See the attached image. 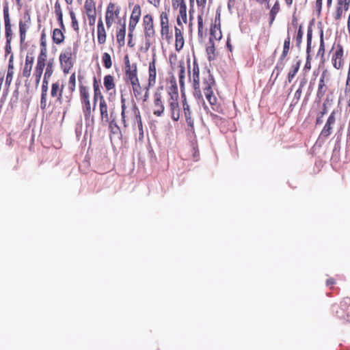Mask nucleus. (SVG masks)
I'll return each mask as SVG.
<instances>
[{
	"label": "nucleus",
	"instance_id": "f257e3e1",
	"mask_svg": "<svg viewBox=\"0 0 350 350\" xmlns=\"http://www.w3.org/2000/svg\"><path fill=\"white\" fill-rule=\"evenodd\" d=\"M221 11L219 8L216 10L215 24H212L210 28V34L214 36L215 40H220L222 38L220 23Z\"/></svg>",
	"mask_w": 350,
	"mask_h": 350
},
{
	"label": "nucleus",
	"instance_id": "f03ea898",
	"mask_svg": "<svg viewBox=\"0 0 350 350\" xmlns=\"http://www.w3.org/2000/svg\"><path fill=\"white\" fill-rule=\"evenodd\" d=\"M93 89H94L93 110H95L98 99L100 100V103H101V102H105L104 97L100 92V82L98 81V80L95 76L93 77Z\"/></svg>",
	"mask_w": 350,
	"mask_h": 350
},
{
	"label": "nucleus",
	"instance_id": "7ed1b4c3",
	"mask_svg": "<svg viewBox=\"0 0 350 350\" xmlns=\"http://www.w3.org/2000/svg\"><path fill=\"white\" fill-rule=\"evenodd\" d=\"M149 77H148V87H152L156 83L157 69H156V55L153 54L152 59L149 63L148 67Z\"/></svg>",
	"mask_w": 350,
	"mask_h": 350
},
{
	"label": "nucleus",
	"instance_id": "20e7f679",
	"mask_svg": "<svg viewBox=\"0 0 350 350\" xmlns=\"http://www.w3.org/2000/svg\"><path fill=\"white\" fill-rule=\"evenodd\" d=\"M343 47L340 44H337V49L332 56L333 66L336 69H340L342 66V58L343 56Z\"/></svg>",
	"mask_w": 350,
	"mask_h": 350
},
{
	"label": "nucleus",
	"instance_id": "39448f33",
	"mask_svg": "<svg viewBox=\"0 0 350 350\" xmlns=\"http://www.w3.org/2000/svg\"><path fill=\"white\" fill-rule=\"evenodd\" d=\"M205 70L207 72L208 76L203 79V84L204 85L203 88L204 92L213 91L212 88L215 84V78L211 73V70L207 66L205 67Z\"/></svg>",
	"mask_w": 350,
	"mask_h": 350
},
{
	"label": "nucleus",
	"instance_id": "423d86ee",
	"mask_svg": "<svg viewBox=\"0 0 350 350\" xmlns=\"http://www.w3.org/2000/svg\"><path fill=\"white\" fill-rule=\"evenodd\" d=\"M80 96L82 103L84 104L83 109L91 108L88 89L82 84L79 85Z\"/></svg>",
	"mask_w": 350,
	"mask_h": 350
},
{
	"label": "nucleus",
	"instance_id": "0eeeda50",
	"mask_svg": "<svg viewBox=\"0 0 350 350\" xmlns=\"http://www.w3.org/2000/svg\"><path fill=\"white\" fill-rule=\"evenodd\" d=\"M97 36L98 42L100 44H103L106 41V31L105 29L104 24L102 18L100 17L97 24Z\"/></svg>",
	"mask_w": 350,
	"mask_h": 350
},
{
	"label": "nucleus",
	"instance_id": "6e6552de",
	"mask_svg": "<svg viewBox=\"0 0 350 350\" xmlns=\"http://www.w3.org/2000/svg\"><path fill=\"white\" fill-rule=\"evenodd\" d=\"M154 106L160 105V109H157L154 111V114L157 116H161L163 114L165 107L161 100V92H155L154 93Z\"/></svg>",
	"mask_w": 350,
	"mask_h": 350
},
{
	"label": "nucleus",
	"instance_id": "1a4fd4ad",
	"mask_svg": "<svg viewBox=\"0 0 350 350\" xmlns=\"http://www.w3.org/2000/svg\"><path fill=\"white\" fill-rule=\"evenodd\" d=\"M175 39L176 44L175 48L177 51H180L184 46L185 40L183 38V33L180 29L175 27Z\"/></svg>",
	"mask_w": 350,
	"mask_h": 350
},
{
	"label": "nucleus",
	"instance_id": "9d476101",
	"mask_svg": "<svg viewBox=\"0 0 350 350\" xmlns=\"http://www.w3.org/2000/svg\"><path fill=\"white\" fill-rule=\"evenodd\" d=\"M126 19L124 18L122 25L116 33L117 42L119 44L120 47H122L125 44V36H126Z\"/></svg>",
	"mask_w": 350,
	"mask_h": 350
},
{
	"label": "nucleus",
	"instance_id": "9b49d317",
	"mask_svg": "<svg viewBox=\"0 0 350 350\" xmlns=\"http://www.w3.org/2000/svg\"><path fill=\"white\" fill-rule=\"evenodd\" d=\"M327 73V70H323L319 79L318 90L317 93V98L319 99H321L324 96L325 92L326 91V88L324 89V88L325 87V78Z\"/></svg>",
	"mask_w": 350,
	"mask_h": 350
},
{
	"label": "nucleus",
	"instance_id": "f8f14e48",
	"mask_svg": "<svg viewBox=\"0 0 350 350\" xmlns=\"http://www.w3.org/2000/svg\"><path fill=\"white\" fill-rule=\"evenodd\" d=\"M34 62V56L27 55L25 58V64L23 70V75L27 78L29 77Z\"/></svg>",
	"mask_w": 350,
	"mask_h": 350
},
{
	"label": "nucleus",
	"instance_id": "ddd939ff",
	"mask_svg": "<svg viewBox=\"0 0 350 350\" xmlns=\"http://www.w3.org/2000/svg\"><path fill=\"white\" fill-rule=\"evenodd\" d=\"M62 29L55 28L53 31L52 40L56 44H61L64 42L65 36Z\"/></svg>",
	"mask_w": 350,
	"mask_h": 350
},
{
	"label": "nucleus",
	"instance_id": "4468645a",
	"mask_svg": "<svg viewBox=\"0 0 350 350\" xmlns=\"http://www.w3.org/2000/svg\"><path fill=\"white\" fill-rule=\"evenodd\" d=\"M332 124L325 122L324 127L323 128L320 135L318 138L317 143H323L325 139L329 136L332 133Z\"/></svg>",
	"mask_w": 350,
	"mask_h": 350
},
{
	"label": "nucleus",
	"instance_id": "2eb2a0df",
	"mask_svg": "<svg viewBox=\"0 0 350 350\" xmlns=\"http://www.w3.org/2000/svg\"><path fill=\"white\" fill-rule=\"evenodd\" d=\"M143 25L144 27V31H154L153 17L151 14H147L145 16H144Z\"/></svg>",
	"mask_w": 350,
	"mask_h": 350
},
{
	"label": "nucleus",
	"instance_id": "dca6fc26",
	"mask_svg": "<svg viewBox=\"0 0 350 350\" xmlns=\"http://www.w3.org/2000/svg\"><path fill=\"white\" fill-rule=\"evenodd\" d=\"M86 128L91 127L93 130L94 116H91V108L83 109Z\"/></svg>",
	"mask_w": 350,
	"mask_h": 350
},
{
	"label": "nucleus",
	"instance_id": "f3484780",
	"mask_svg": "<svg viewBox=\"0 0 350 350\" xmlns=\"http://www.w3.org/2000/svg\"><path fill=\"white\" fill-rule=\"evenodd\" d=\"M170 109L171 111L172 119L177 122L180 118V108L178 103H169Z\"/></svg>",
	"mask_w": 350,
	"mask_h": 350
},
{
	"label": "nucleus",
	"instance_id": "a211bd4d",
	"mask_svg": "<svg viewBox=\"0 0 350 350\" xmlns=\"http://www.w3.org/2000/svg\"><path fill=\"white\" fill-rule=\"evenodd\" d=\"M183 110H184L185 117L186 119V122L187 124V126H189L188 130L191 132H194V122H193V120L191 118V113L190 111L189 106L188 107H185L183 108Z\"/></svg>",
	"mask_w": 350,
	"mask_h": 350
},
{
	"label": "nucleus",
	"instance_id": "6ab92c4d",
	"mask_svg": "<svg viewBox=\"0 0 350 350\" xmlns=\"http://www.w3.org/2000/svg\"><path fill=\"white\" fill-rule=\"evenodd\" d=\"M301 64V61L299 59L295 64L293 65L290 69L289 72L288 73L287 80L288 83H291L293 78L297 75V72L299 70L300 65Z\"/></svg>",
	"mask_w": 350,
	"mask_h": 350
},
{
	"label": "nucleus",
	"instance_id": "aec40b11",
	"mask_svg": "<svg viewBox=\"0 0 350 350\" xmlns=\"http://www.w3.org/2000/svg\"><path fill=\"white\" fill-rule=\"evenodd\" d=\"M103 84L107 91L114 89L116 85L113 77L111 75H105L103 79Z\"/></svg>",
	"mask_w": 350,
	"mask_h": 350
},
{
	"label": "nucleus",
	"instance_id": "412c9836",
	"mask_svg": "<svg viewBox=\"0 0 350 350\" xmlns=\"http://www.w3.org/2000/svg\"><path fill=\"white\" fill-rule=\"evenodd\" d=\"M180 70L178 72L179 85L180 87L185 86V66L183 60L179 62L178 66Z\"/></svg>",
	"mask_w": 350,
	"mask_h": 350
},
{
	"label": "nucleus",
	"instance_id": "4be33fe9",
	"mask_svg": "<svg viewBox=\"0 0 350 350\" xmlns=\"http://www.w3.org/2000/svg\"><path fill=\"white\" fill-rule=\"evenodd\" d=\"M284 64H284V59H282L281 57H280L278 61V62H277V64H276V66H275V68H274V69L273 70L271 76V79L273 77V76L274 75L275 71H277V75L274 77L273 82L275 81V80L277 79V78L280 75V72L283 70V68L284 67Z\"/></svg>",
	"mask_w": 350,
	"mask_h": 350
},
{
	"label": "nucleus",
	"instance_id": "5701e85b",
	"mask_svg": "<svg viewBox=\"0 0 350 350\" xmlns=\"http://www.w3.org/2000/svg\"><path fill=\"white\" fill-rule=\"evenodd\" d=\"M288 31H289V29H288V35H287L286 38L284 40V46H283V51H282V54H281V55L280 57L282 59H285L286 57L287 56V55L288 53V51H289V49H290V46H291V37H290Z\"/></svg>",
	"mask_w": 350,
	"mask_h": 350
},
{
	"label": "nucleus",
	"instance_id": "b1692460",
	"mask_svg": "<svg viewBox=\"0 0 350 350\" xmlns=\"http://www.w3.org/2000/svg\"><path fill=\"white\" fill-rule=\"evenodd\" d=\"M141 16V8L140 5L136 4L133 9L130 18L131 21H135V23H138Z\"/></svg>",
	"mask_w": 350,
	"mask_h": 350
},
{
	"label": "nucleus",
	"instance_id": "393cba45",
	"mask_svg": "<svg viewBox=\"0 0 350 350\" xmlns=\"http://www.w3.org/2000/svg\"><path fill=\"white\" fill-rule=\"evenodd\" d=\"M327 113V107L325 103H323L322 110L319 111L317 114L316 118V125L321 124L323 122V118Z\"/></svg>",
	"mask_w": 350,
	"mask_h": 350
},
{
	"label": "nucleus",
	"instance_id": "a878e982",
	"mask_svg": "<svg viewBox=\"0 0 350 350\" xmlns=\"http://www.w3.org/2000/svg\"><path fill=\"white\" fill-rule=\"evenodd\" d=\"M193 69H192V79L197 78L200 79V68L197 59L195 56L194 52L193 53Z\"/></svg>",
	"mask_w": 350,
	"mask_h": 350
},
{
	"label": "nucleus",
	"instance_id": "bb28decb",
	"mask_svg": "<svg viewBox=\"0 0 350 350\" xmlns=\"http://www.w3.org/2000/svg\"><path fill=\"white\" fill-rule=\"evenodd\" d=\"M53 65H54V59L51 58L50 59L46 64V70L44 75V77L45 78H50L53 72Z\"/></svg>",
	"mask_w": 350,
	"mask_h": 350
},
{
	"label": "nucleus",
	"instance_id": "cd10ccee",
	"mask_svg": "<svg viewBox=\"0 0 350 350\" xmlns=\"http://www.w3.org/2000/svg\"><path fill=\"white\" fill-rule=\"evenodd\" d=\"M180 9H179V14L180 16L182 18V20L183 23H187V5L185 1H182V2H180Z\"/></svg>",
	"mask_w": 350,
	"mask_h": 350
},
{
	"label": "nucleus",
	"instance_id": "c85d7f7f",
	"mask_svg": "<svg viewBox=\"0 0 350 350\" xmlns=\"http://www.w3.org/2000/svg\"><path fill=\"white\" fill-rule=\"evenodd\" d=\"M126 75L127 76L129 81L133 79V77H134V75L135 76V78L137 77V64H132V68H129V70H125Z\"/></svg>",
	"mask_w": 350,
	"mask_h": 350
},
{
	"label": "nucleus",
	"instance_id": "c756f323",
	"mask_svg": "<svg viewBox=\"0 0 350 350\" xmlns=\"http://www.w3.org/2000/svg\"><path fill=\"white\" fill-rule=\"evenodd\" d=\"M102 61L103 63V66H105V68L109 69L111 67V66H112L111 57V55L108 53L105 52L103 54Z\"/></svg>",
	"mask_w": 350,
	"mask_h": 350
},
{
	"label": "nucleus",
	"instance_id": "7c9ffc66",
	"mask_svg": "<svg viewBox=\"0 0 350 350\" xmlns=\"http://www.w3.org/2000/svg\"><path fill=\"white\" fill-rule=\"evenodd\" d=\"M100 106V116L103 120H105V121H108V113H107V105L106 102H101L99 105Z\"/></svg>",
	"mask_w": 350,
	"mask_h": 350
},
{
	"label": "nucleus",
	"instance_id": "2f4dec72",
	"mask_svg": "<svg viewBox=\"0 0 350 350\" xmlns=\"http://www.w3.org/2000/svg\"><path fill=\"white\" fill-rule=\"evenodd\" d=\"M214 36H212L210 34L208 44L209 46H206V52L207 54H213L215 55V43H214Z\"/></svg>",
	"mask_w": 350,
	"mask_h": 350
},
{
	"label": "nucleus",
	"instance_id": "473e14b6",
	"mask_svg": "<svg viewBox=\"0 0 350 350\" xmlns=\"http://www.w3.org/2000/svg\"><path fill=\"white\" fill-rule=\"evenodd\" d=\"M198 38H203V18L202 14L198 16Z\"/></svg>",
	"mask_w": 350,
	"mask_h": 350
},
{
	"label": "nucleus",
	"instance_id": "72a5a7b5",
	"mask_svg": "<svg viewBox=\"0 0 350 350\" xmlns=\"http://www.w3.org/2000/svg\"><path fill=\"white\" fill-rule=\"evenodd\" d=\"M84 8L88 13H92L96 12L95 2L94 0H86Z\"/></svg>",
	"mask_w": 350,
	"mask_h": 350
},
{
	"label": "nucleus",
	"instance_id": "f704fd0d",
	"mask_svg": "<svg viewBox=\"0 0 350 350\" xmlns=\"http://www.w3.org/2000/svg\"><path fill=\"white\" fill-rule=\"evenodd\" d=\"M5 36L6 41L11 42L12 38V30L11 23L5 24Z\"/></svg>",
	"mask_w": 350,
	"mask_h": 350
},
{
	"label": "nucleus",
	"instance_id": "c9c22d12",
	"mask_svg": "<svg viewBox=\"0 0 350 350\" xmlns=\"http://www.w3.org/2000/svg\"><path fill=\"white\" fill-rule=\"evenodd\" d=\"M304 36V30L301 25H299V29L296 35V46L299 48L302 42V38Z\"/></svg>",
	"mask_w": 350,
	"mask_h": 350
},
{
	"label": "nucleus",
	"instance_id": "e433bc0d",
	"mask_svg": "<svg viewBox=\"0 0 350 350\" xmlns=\"http://www.w3.org/2000/svg\"><path fill=\"white\" fill-rule=\"evenodd\" d=\"M3 19L4 24H6L8 23H11L9 14V6L8 3L7 1H5L3 4Z\"/></svg>",
	"mask_w": 350,
	"mask_h": 350
},
{
	"label": "nucleus",
	"instance_id": "4c0bfd02",
	"mask_svg": "<svg viewBox=\"0 0 350 350\" xmlns=\"http://www.w3.org/2000/svg\"><path fill=\"white\" fill-rule=\"evenodd\" d=\"M204 94H205L206 98L209 102V103L211 106H213L216 104L217 98L215 97V96H214L213 91L205 92Z\"/></svg>",
	"mask_w": 350,
	"mask_h": 350
},
{
	"label": "nucleus",
	"instance_id": "58836bf2",
	"mask_svg": "<svg viewBox=\"0 0 350 350\" xmlns=\"http://www.w3.org/2000/svg\"><path fill=\"white\" fill-rule=\"evenodd\" d=\"M312 40V29H310V27H308L306 51H311Z\"/></svg>",
	"mask_w": 350,
	"mask_h": 350
},
{
	"label": "nucleus",
	"instance_id": "ea45409f",
	"mask_svg": "<svg viewBox=\"0 0 350 350\" xmlns=\"http://www.w3.org/2000/svg\"><path fill=\"white\" fill-rule=\"evenodd\" d=\"M161 18V29H163L164 27H169V19H168V15L166 12H161L160 15Z\"/></svg>",
	"mask_w": 350,
	"mask_h": 350
},
{
	"label": "nucleus",
	"instance_id": "a19ab883",
	"mask_svg": "<svg viewBox=\"0 0 350 350\" xmlns=\"http://www.w3.org/2000/svg\"><path fill=\"white\" fill-rule=\"evenodd\" d=\"M76 86V77L75 73H72L70 78L68 81V89L70 92H74L75 90Z\"/></svg>",
	"mask_w": 350,
	"mask_h": 350
},
{
	"label": "nucleus",
	"instance_id": "79ce46f5",
	"mask_svg": "<svg viewBox=\"0 0 350 350\" xmlns=\"http://www.w3.org/2000/svg\"><path fill=\"white\" fill-rule=\"evenodd\" d=\"M125 98H124L123 95L122 94L121 95V108H122V111H121V117H122V120L124 124V126H126V120H125V110H126V105H125Z\"/></svg>",
	"mask_w": 350,
	"mask_h": 350
},
{
	"label": "nucleus",
	"instance_id": "37998d69",
	"mask_svg": "<svg viewBox=\"0 0 350 350\" xmlns=\"http://www.w3.org/2000/svg\"><path fill=\"white\" fill-rule=\"evenodd\" d=\"M180 96L182 98V103H183V108L185 107H189V105L187 103V97H186V93H185V86L180 87Z\"/></svg>",
	"mask_w": 350,
	"mask_h": 350
},
{
	"label": "nucleus",
	"instance_id": "c03bdc74",
	"mask_svg": "<svg viewBox=\"0 0 350 350\" xmlns=\"http://www.w3.org/2000/svg\"><path fill=\"white\" fill-rule=\"evenodd\" d=\"M311 51H306V61L304 67V70L308 71L311 69Z\"/></svg>",
	"mask_w": 350,
	"mask_h": 350
},
{
	"label": "nucleus",
	"instance_id": "a18cd8bd",
	"mask_svg": "<svg viewBox=\"0 0 350 350\" xmlns=\"http://www.w3.org/2000/svg\"><path fill=\"white\" fill-rule=\"evenodd\" d=\"M161 33L162 36H165L168 42L172 39V34L169 32V27H164L163 29H161Z\"/></svg>",
	"mask_w": 350,
	"mask_h": 350
},
{
	"label": "nucleus",
	"instance_id": "49530a36",
	"mask_svg": "<svg viewBox=\"0 0 350 350\" xmlns=\"http://www.w3.org/2000/svg\"><path fill=\"white\" fill-rule=\"evenodd\" d=\"M40 49H46V33H45L44 29L42 31L41 36H40Z\"/></svg>",
	"mask_w": 350,
	"mask_h": 350
},
{
	"label": "nucleus",
	"instance_id": "de8ad7c7",
	"mask_svg": "<svg viewBox=\"0 0 350 350\" xmlns=\"http://www.w3.org/2000/svg\"><path fill=\"white\" fill-rule=\"evenodd\" d=\"M14 74H11L10 72H7L6 78H5V89L4 90L6 91V94H8V88L11 84V82L12 81Z\"/></svg>",
	"mask_w": 350,
	"mask_h": 350
},
{
	"label": "nucleus",
	"instance_id": "09e8293b",
	"mask_svg": "<svg viewBox=\"0 0 350 350\" xmlns=\"http://www.w3.org/2000/svg\"><path fill=\"white\" fill-rule=\"evenodd\" d=\"M49 79V78H45V77L43 78L41 94H44V95H47Z\"/></svg>",
	"mask_w": 350,
	"mask_h": 350
},
{
	"label": "nucleus",
	"instance_id": "8fccbe9b",
	"mask_svg": "<svg viewBox=\"0 0 350 350\" xmlns=\"http://www.w3.org/2000/svg\"><path fill=\"white\" fill-rule=\"evenodd\" d=\"M47 57V49H40L37 61L46 62Z\"/></svg>",
	"mask_w": 350,
	"mask_h": 350
},
{
	"label": "nucleus",
	"instance_id": "3c124183",
	"mask_svg": "<svg viewBox=\"0 0 350 350\" xmlns=\"http://www.w3.org/2000/svg\"><path fill=\"white\" fill-rule=\"evenodd\" d=\"M59 90V85L58 82L53 83L51 85V94L52 97H55L57 95V92Z\"/></svg>",
	"mask_w": 350,
	"mask_h": 350
},
{
	"label": "nucleus",
	"instance_id": "603ef678",
	"mask_svg": "<svg viewBox=\"0 0 350 350\" xmlns=\"http://www.w3.org/2000/svg\"><path fill=\"white\" fill-rule=\"evenodd\" d=\"M168 94L170 96L169 103H178V92H168Z\"/></svg>",
	"mask_w": 350,
	"mask_h": 350
},
{
	"label": "nucleus",
	"instance_id": "864d4df0",
	"mask_svg": "<svg viewBox=\"0 0 350 350\" xmlns=\"http://www.w3.org/2000/svg\"><path fill=\"white\" fill-rule=\"evenodd\" d=\"M54 8H55V13L56 16L57 17L62 16L63 12H62L61 5H60L58 0H57L56 2L55 3Z\"/></svg>",
	"mask_w": 350,
	"mask_h": 350
},
{
	"label": "nucleus",
	"instance_id": "5fc2aeb1",
	"mask_svg": "<svg viewBox=\"0 0 350 350\" xmlns=\"http://www.w3.org/2000/svg\"><path fill=\"white\" fill-rule=\"evenodd\" d=\"M350 306V297H345L340 303V308L342 310L346 309Z\"/></svg>",
	"mask_w": 350,
	"mask_h": 350
},
{
	"label": "nucleus",
	"instance_id": "6e6d98bb",
	"mask_svg": "<svg viewBox=\"0 0 350 350\" xmlns=\"http://www.w3.org/2000/svg\"><path fill=\"white\" fill-rule=\"evenodd\" d=\"M8 72L14 74V55L11 54L8 62Z\"/></svg>",
	"mask_w": 350,
	"mask_h": 350
},
{
	"label": "nucleus",
	"instance_id": "4d7b16f0",
	"mask_svg": "<svg viewBox=\"0 0 350 350\" xmlns=\"http://www.w3.org/2000/svg\"><path fill=\"white\" fill-rule=\"evenodd\" d=\"M317 56H320L321 59H323L325 56V42H320L319 49L317 52Z\"/></svg>",
	"mask_w": 350,
	"mask_h": 350
},
{
	"label": "nucleus",
	"instance_id": "13d9d810",
	"mask_svg": "<svg viewBox=\"0 0 350 350\" xmlns=\"http://www.w3.org/2000/svg\"><path fill=\"white\" fill-rule=\"evenodd\" d=\"M87 14L89 20V25L90 26H94L96 22V12L88 13Z\"/></svg>",
	"mask_w": 350,
	"mask_h": 350
},
{
	"label": "nucleus",
	"instance_id": "bf43d9fd",
	"mask_svg": "<svg viewBox=\"0 0 350 350\" xmlns=\"http://www.w3.org/2000/svg\"><path fill=\"white\" fill-rule=\"evenodd\" d=\"M280 10V3L279 2L277 1L273 6L272 7V8L271 9L270 12H269V14H273V15H277L278 12H279Z\"/></svg>",
	"mask_w": 350,
	"mask_h": 350
},
{
	"label": "nucleus",
	"instance_id": "052dcab7",
	"mask_svg": "<svg viewBox=\"0 0 350 350\" xmlns=\"http://www.w3.org/2000/svg\"><path fill=\"white\" fill-rule=\"evenodd\" d=\"M28 27L22 21H19V34L26 33Z\"/></svg>",
	"mask_w": 350,
	"mask_h": 350
},
{
	"label": "nucleus",
	"instance_id": "680f3d73",
	"mask_svg": "<svg viewBox=\"0 0 350 350\" xmlns=\"http://www.w3.org/2000/svg\"><path fill=\"white\" fill-rule=\"evenodd\" d=\"M336 111L333 110L332 113L329 114L326 122L328 124H334L336 122Z\"/></svg>",
	"mask_w": 350,
	"mask_h": 350
},
{
	"label": "nucleus",
	"instance_id": "e2e57ef3",
	"mask_svg": "<svg viewBox=\"0 0 350 350\" xmlns=\"http://www.w3.org/2000/svg\"><path fill=\"white\" fill-rule=\"evenodd\" d=\"M18 94H19V92H18V87H17L16 89L13 92V94H12V96L11 98L10 103L12 104L17 103L18 99Z\"/></svg>",
	"mask_w": 350,
	"mask_h": 350
},
{
	"label": "nucleus",
	"instance_id": "0e129e2a",
	"mask_svg": "<svg viewBox=\"0 0 350 350\" xmlns=\"http://www.w3.org/2000/svg\"><path fill=\"white\" fill-rule=\"evenodd\" d=\"M137 23H135V21H133L131 20L129 21L128 34H133V31H134Z\"/></svg>",
	"mask_w": 350,
	"mask_h": 350
},
{
	"label": "nucleus",
	"instance_id": "69168bd1",
	"mask_svg": "<svg viewBox=\"0 0 350 350\" xmlns=\"http://www.w3.org/2000/svg\"><path fill=\"white\" fill-rule=\"evenodd\" d=\"M46 66V62L37 61L36 66L35 70H38L41 73H43L44 68Z\"/></svg>",
	"mask_w": 350,
	"mask_h": 350
},
{
	"label": "nucleus",
	"instance_id": "338daca9",
	"mask_svg": "<svg viewBox=\"0 0 350 350\" xmlns=\"http://www.w3.org/2000/svg\"><path fill=\"white\" fill-rule=\"evenodd\" d=\"M73 52L70 46H68L64 53H61L59 57H64V56L72 57Z\"/></svg>",
	"mask_w": 350,
	"mask_h": 350
},
{
	"label": "nucleus",
	"instance_id": "774afa93",
	"mask_svg": "<svg viewBox=\"0 0 350 350\" xmlns=\"http://www.w3.org/2000/svg\"><path fill=\"white\" fill-rule=\"evenodd\" d=\"M46 96L47 95L41 94L40 98V108L42 110H44L46 107Z\"/></svg>",
	"mask_w": 350,
	"mask_h": 350
}]
</instances>
